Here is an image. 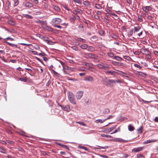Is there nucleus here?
I'll use <instances>...</instances> for the list:
<instances>
[{
	"instance_id": "17",
	"label": "nucleus",
	"mask_w": 158,
	"mask_h": 158,
	"mask_svg": "<svg viewBox=\"0 0 158 158\" xmlns=\"http://www.w3.org/2000/svg\"><path fill=\"white\" fill-rule=\"evenodd\" d=\"M44 28L46 29L47 30H48L50 31H53V29L51 27L48 26H45V27H44Z\"/></svg>"
},
{
	"instance_id": "36",
	"label": "nucleus",
	"mask_w": 158,
	"mask_h": 158,
	"mask_svg": "<svg viewBox=\"0 0 158 158\" xmlns=\"http://www.w3.org/2000/svg\"><path fill=\"white\" fill-rule=\"evenodd\" d=\"M105 121H102V119H99L95 121V122L97 123H102L104 122Z\"/></svg>"
},
{
	"instance_id": "44",
	"label": "nucleus",
	"mask_w": 158,
	"mask_h": 158,
	"mask_svg": "<svg viewBox=\"0 0 158 158\" xmlns=\"http://www.w3.org/2000/svg\"><path fill=\"white\" fill-rule=\"evenodd\" d=\"M6 43H7V44H9V45L12 46V47H17V46L16 45H15V44H11L10 43L8 42H6Z\"/></svg>"
},
{
	"instance_id": "46",
	"label": "nucleus",
	"mask_w": 158,
	"mask_h": 158,
	"mask_svg": "<svg viewBox=\"0 0 158 158\" xmlns=\"http://www.w3.org/2000/svg\"><path fill=\"white\" fill-rule=\"evenodd\" d=\"M74 2H76L79 4H81V1L80 0H73Z\"/></svg>"
},
{
	"instance_id": "6",
	"label": "nucleus",
	"mask_w": 158,
	"mask_h": 158,
	"mask_svg": "<svg viewBox=\"0 0 158 158\" xmlns=\"http://www.w3.org/2000/svg\"><path fill=\"white\" fill-rule=\"evenodd\" d=\"M84 80L86 81L91 82H93L94 81L93 78L90 76H88L85 77L84 79Z\"/></svg>"
},
{
	"instance_id": "47",
	"label": "nucleus",
	"mask_w": 158,
	"mask_h": 158,
	"mask_svg": "<svg viewBox=\"0 0 158 158\" xmlns=\"http://www.w3.org/2000/svg\"><path fill=\"white\" fill-rule=\"evenodd\" d=\"M133 33V29H132L130 31L128 34V35H129V36H131V35H132Z\"/></svg>"
},
{
	"instance_id": "43",
	"label": "nucleus",
	"mask_w": 158,
	"mask_h": 158,
	"mask_svg": "<svg viewBox=\"0 0 158 158\" xmlns=\"http://www.w3.org/2000/svg\"><path fill=\"white\" fill-rule=\"evenodd\" d=\"M72 49L75 51H77L78 50V48L76 46H73L71 47Z\"/></svg>"
},
{
	"instance_id": "30",
	"label": "nucleus",
	"mask_w": 158,
	"mask_h": 158,
	"mask_svg": "<svg viewBox=\"0 0 158 158\" xmlns=\"http://www.w3.org/2000/svg\"><path fill=\"white\" fill-rule=\"evenodd\" d=\"M143 127L142 126H141L139 129L137 130V131L139 133H141L142 132Z\"/></svg>"
},
{
	"instance_id": "21",
	"label": "nucleus",
	"mask_w": 158,
	"mask_h": 158,
	"mask_svg": "<svg viewBox=\"0 0 158 158\" xmlns=\"http://www.w3.org/2000/svg\"><path fill=\"white\" fill-rule=\"evenodd\" d=\"M112 63L115 65L122 66L123 64L122 63L118 62L115 61H113Z\"/></svg>"
},
{
	"instance_id": "8",
	"label": "nucleus",
	"mask_w": 158,
	"mask_h": 158,
	"mask_svg": "<svg viewBox=\"0 0 158 158\" xmlns=\"http://www.w3.org/2000/svg\"><path fill=\"white\" fill-rule=\"evenodd\" d=\"M111 140L113 141L118 142L121 143H124L127 141L125 140L119 138H115L112 139H111Z\"/></svg>"
},
{
	"instance_id": "35",
	"label": "nucleus",
	"mask_w": 158,
	"mask_h": 158,
	"mask_svg": "<svg viewBox=\"0 0 158 158\" xmlns=\"http://www.w3.org/2000/svg\"><path fill=\"white\" fill-rule=\"evenodd\" d=\"M124 58L128 60H131V58L130 56H123Z\"/></svg>"
},
{
	"instance_id": "37",
	"label": "nucleus",
	"mask_w": 158,
	"mask_h": 158,
	"mask_svg": "<svg viewBox=\"0 0 158 158\" xmlns=\"http://www.w3.org/2000/svg\"><path fill=\"white\" fill-rule=\"evenodd\" d=\"M97 37L96 36H94L91 37V40L93 41H96L97 40Z\"/></svg>"
},
{
	"instance_id": "51",
	"label": "nucleus",
	"mask_w": 158,
	"mask_h": 158,
	"mask_svg": "<svg viewBox=\"0 0 158 158\" xmlns=\"http://www.w3.org/2000/svg\"><path fill=\"white\" fill-rule=\"evenodd\" d=\"M80 148L81 149H83L85 150L88 151V149L85 146H81L80 147Z\"/></svg>"
},
{
	"instance_id": "23",
	"label": "nucleus",
	"mask_w": 158,
	"mask_h": 158,
	"mask_svg": "<svg viewBox=\"0 0 158 158\" xmlns=\"http://www.w3.org/2000/svg\"><path fill=\"white\" fill-rule=\"evenodd\" d=\"M23 16H24V17L26 18L29 19H32L33 18V17L27 14H23Z\"/></svg>"
},
{
	"instance_id": "52",
	"label": "nucleus",
	"mask_w": 158,
	"mask_h": 158,
	"mask_svg": "<svg viewBox=\"0 0 158 158\" xmlns=\"http://www.w3.org/2000/svg\"><path fill=\"white\" fill-rule=\"evenodd\" d=\"M108 82L109 83H115V81L114 80H108Z\"/></svg>"
},
{
	"instance_id": "53",
	"label": "nucleus",
	"mask_w": 158,
	"mask_h": 158,
	"mask_svg": "<svg viewBox=\"0 0 158 158\" xmlns=\"http://www.w3.org/2000/svg\"><path fill=\"white\" fill-rule=\"evenodd\" d=\"M99 148H98V149H100L101 148L106 149L108 148L107 146H105V147H102V146H99Z\"/></svg>"
},
{
	"instance_id": "56",
	"label": "nucleus",
	"mask_w": 158,
	"mask_h": 158,
	"mask_svg": "<svg viewBox=\"0 0 158 158\" xmlns=\"http://www.w3.org/2000/svg\"><path fill=\"white\" fill-rule=\"evenodd\" d=\"M52 70L53 71V73L56 76H59V74L58 73H57L55 71L53 70Z\"/></svg>"
},
{
	"instance_id": "62",
	"label": "nucleus",
	"mask_w": 158,
	"mask_h": 158,
	"mask_svg": "<svg viewBox=\"0 0 158 158\" xmlns=\"http://www.w3.org/2000/svg\"><path fill=\"white\" fill-rule=\"evenodd\" d=\"M36 58L37 60L40 62L41 63H42L43 64H44L43 61L37 57H36Z\"/></svg>"
},
{
	"instance_id": "14",
	"label": "nucleus",
	"mask_w": 158,
	"mask_h": 158,
	"mask_svg": "<svg viewBox=\"0 0 158 158\" xmlns=\"http://www.w3.org/2000/svg\"><path fill=\"white\" fill-rule=\"evenodd\" d=\"M62 109L66 111L67 112L71 110L70 106L68 105H66L64 107L63 106V108Z\"/></svg>"
},
{
	"instance_id": "49",
	"label": "nucleus",
	"mask_w": 158,
	"mask_h": 158,
	"mask_svg": "<svg viewBox=\"0 0 158 158\" xmlns=\"http://www.w3.org/2000/svg\"><path fill=\"white\" fill-rule=\"evenodd\" d=\"M63 8L65 9L66 10L69 11L70 9L66 6V5H64L63 6Z\"/></svg>"
},
{
	"instance_id": "48",
	"label": "nucleus",
	"mask_w": 158,
	"mask_h": 158,
	"mask_svg": "<svg viewBox=\"0 0 158 158\" xmlns=\"http://www.w3.org/2000/svg\"><path fill=\"white\" fill-rule=\"evenodd\" d=\"M134 66L137 68H139V69H141L142 68V67L140 66L137 64H134Z\"/></svg>"
},
{
	"instance_id": "24",
	"label": "nucleus",
	"mask_w": 158,
	"mask_h": 158,
	"mask_svg": "<svg viewBox=\"0 0 158 158\" xmlns=\"http://www.w3.org/2000/svg\"><path fill=\"white\" fill-rule=\"evenodd\" d=\"M114 59L118 61H121L122 60V58L118 56H116L114 57L113 58Z\"/></svg>"
},
{
	"instance_id": "45",
	"label": "nucleus",
	"mask_w": 158,
	"mask_h": 158,
	"mask_svg": "<svg viewBox=\"0 0 158 158\" xmlns=\"http://www.w3.org/2000/svg\"><path fill=\"white\" fill-rule=\"evenodd\" d=\"M114 116H113L112 115H109V116H108V117L106 118V119L104 120V121H106L107 120L111 119V118H112Z\"/></svg>"
},
{
	"instance_id": "40",
	"label": "nucleus",
	"mask_w": 158,
	"mask_h": 158,
	"mask_svg": "<svg viewBox=\"0 0 158 158\" xmlns=\"http://www.w3.org/2000/svg\"><path fill=\"white\" fill-rule=\"evenodd\" d=\"M115 127L116 126H114L112 127H110L107 130L108 131H107L108 132H110L112 130H114Z\"/></svg>"
},
{
	"instance_id": "41",
	"label": "nucleus",
	"mask_w": 158,
	"mask_h": 158,
	"mask_svg": "<svg viewBox=\"0 0 158 158\" xmlns=\"http://www.w3.org/2000/svg\"><path fill=\"white\" fill-rule=\"evenodd\" d=\"M25 69L28 71V73H29L30 75L31 76V73L32 72V70L29 68H25Z\"/></svg>"
},
{
	"instance_id": "50",
	"label": "nucleus",
	"mask_w": 158,
	"mask_h": 158,
	"mask_svg": "<svg viewBox=\"0 0 158 158\" xmlns=\"http://www.w3.org/2000/svg\"><path fill=\"white\" fill-rule=\"evenodd\" d=\"M53 26L55 27H57L59 28H62L60 26L58 25H57L56 24L53 25Z\"/></svg>"
},
{
	"instance_id": "25",
	"label": "nucleus",
	"mask_w": 158,
	"mask_h": 158,
	"mask_svg": "<svg viewBox=\"0 0 158 158\" xmlns=\"http://www.w3.org/2000/svg\"><path fill=\"white\" fill-rule=\"evenodd\" d=\"M38 22L41 25H45L47 24V21H46L39 20L38 21Z\"/></svg>"
},
{
	"instance_id": "63",
	"label": "nucleus",
	"mask_w": 158,
	"mask_h": 158,
	"mask_svg": "<svg viewBox=\"0 0 158 158\" xmlns=\"http://www.w3.org/2000/svg\"><path fill=\"white\" fill-rule=\"evenodd\" d=\"M17 19H19V20L21 19H22V16L21 15H20L17 16Z\"/></svg>"
},
{
	"instance_id": "19",
	"label": "nucleus",
	"mask_w": 158,
	"mask_h": 158,
	"mask_svg": "<svg viewBox=\"0 0 158 158\" xmlns=\"http://www.w3.org/2000/svg\"><path fill=\"white\" fill-rule=\"evenodd\" d=\"M140 27L139 26L137 27H135L133 29L134 30V32L135 33V32H138L140 29Z\"/></svg>"
},
{
	"instance_id": "27",
	"label": "nucleus",
	"mask_w": 158,
	"mask_h": 158,
	"mask_svg": "<svg viewBox=\"0 0 158 158\" xmlns=\"http://www.w3.org/2000/svg\"><path fill=\"white\" fill-rule=\"evenodd\" d=\"M77 40L78 41L82 42L83 43H85L86 42V40L80 38H77Z\"/></svg>"
},
{
	"instance_id": "13",
	"label": "nucleus",
	"mask_w": 158,
	"mask_h": 158,
	"mask_svg": "<svg viewBox=\"0 0 158 158\" xmlns=\"http://www.w3.org/2000/svg\"><path fill=\"white\" fill-rule=\"evenodd\" d=\"M24 5L26 7L28 8H30L33 6V4L28 2H26L24 4Z\"/></svg>"
},
{
	"instance_id": "34",
	"label": "nucleus",
	"mask_w": 158,
	"mask_h": 158,
	"mask_svg": "<svg viewBox=\"0 0 158 158\" xmlns=\"http://www.w3.org/2000/svg\"><path fill=\"white\" fill-rule=\"evenodd\" d=\"M6 150L5 149H4L0 147V152L3 153L6 152Z\"/></svg>"
},
{
	"instance_id": "11",
	"label": "nucleus",
	"mask_w": 158,
	"mask_h": 158,
	"mask_svg": "<svg viewBox=\"0 0 158 158\" xmlns=\"http://www.w3.org/2000/svg\"><path fill=\"white\" fill-rule=\"evenodd\" d=\"M140 51L142 54L146 55H148L149 52V51L146 49H141Z\"/></svg>"
},
{
	"instance_id": "12",
	"label": "nucleus",
	"mask_w": 158,
	"mask_h": 158,
	"mask_svg": "<svg viewBox=\"0 0 158 158\" xmlns=\"http://www.w3.org/2000/svg\"><path fill=\"white\" fill-rule=\"evenodd\" d=\"M56 143L58 145L60 146L62 148H64L65 149H66L68 150H69V147L67 145H64V144H62L59 143Z\"/></svg>"
},
{
	"instance_id": "59",
	"label": "nucleus",
	"mask_w": 158,
	"mask_h": 158,
	"mask_svg": "<svg viewBox=\"0 0 158 158\" xmlns=\"http://www.w3.org/2000/svg\"><path fill=\"white\" fill-rule=\"evenodd\" d=\"M85 68L83 67H80L79 68V69L82 71H85L86 70L85 69Z\"/></svg>"
},
{
	"instance_id": "42",
	"label": "nucleus",
	"mask_w": 158,
	"mask_h": 158,
	"mask_svg": "<svg viewBox=\"0 0 158 158\" xmlns=\"http://www.w3.org/2000/svg\"><path fill=\"white\" fill-rule=\"evenodd\" d=\"M137 156L138 158H145L144 156L141 154H138Z\"/></svg>"
},
{
	"instance_id": "3",
	"label": "nucleus",
	"mask_w": 158,
	"mask_h": 158,
	"mask_svg": "<svg viewBox=\"0 0 158 158\" xmlns=\"http://www.w3.org/2000/svg\"><path fill=\"white\" fill-rule=\"evenodd\" d=\"M98 68L102 69L105 70L109 68V66L108 64H99L96 65Z\"/></svg>"
},
{
	"instance_id": "61",
	"label": "nucleus",
	"mask_w": 158,
	"mask_h": 158,
	"mask_svg": "<svg viewBox=\"0 0 158 158\" xmlns=\"http://www.w3.org/2000/svg\"><path fill=\"white\" fill-rule=\"evenodd\" d=\"M10 40L11 41H13L14 40V39L11 38L10 37H8L4 39V40Z\"/></svg>"
},
{
	"instance_id": "18",
	"label": "nucleus",
	"mask_w": 158,
	"mask_h": 158,
	"mask_svg": "<svg viewBox=\"0 0 158 158\" xmlns=\"http://www.w3.org/2000/svg\"><path fill=\"white\" fill-rule=\"evenodd\" d=\"M128 129L130 131H132L135 129L134 127L131 125L129 124L128 125Z\"/></svg>"
},
{
	"instance_id": "54",
	"label": "nucleus",
	"mask_w": 158,
	"mask_h": 158,
	"mask_svg": "<svg viewBox=\"0 0 158 158\" xmlns=\"http://www.w3.org/2000/svg\"><path fill=\"white\" fill-rule=\"evenodd\" d=\"M108 55L110 57H113V58H114V54L112 53H108Z\"/></svg>"
},
{
	"instance_id": "5",
	"label": "nucleus",
	"mask_w": 158,
	"mask_h": 158,
	"mask_svg": "<svg viewBox=\"0 0 158 158\" xmlns=\"http://www.w3.org/2000/svg\"><path fill=\"white\" fill-rule=\"evenodd\" d=\"M84 92L83 91H78L76 94V96L77 99H80L83 96Z\"/></svg>"
},
{
	"instance_id": "22",
	"label": "nucleus",
	"mask_w": 158,
	"mask_h": 158,
	"mask_svg": "<svg viewBox=\"0 0 158 158\" xmlns=\"http://www.w3.org/2000/svg\"><path fill=\"white\" fill-rule=\"evenodd\" d=\"M7 23L11 25H15L16 24L15 22L12 20H9L8 21Z\"/></svg>"
},
{
	"instance_id": "57",
	"label": "nucleus",
	"mask_w": 158,
	"mask_h": 158,
	"mask_svg": "<svg viewBox=\"0 0 158 158\" xmlns=\"http://www.w3.org/2000/svg\"><path fill=\"white\" fill-rule=\"evenodd\" d=\"M6 142L8 143L12 144L14 143V141H10V140H6Z\"/></svg>"
},
{
	"instance_id": "28",
	"label": "nucleus",
	"mask_w": 158,
	"mask_h": 158,
	"mask_svg": "<svg viewBox=\"0 0 158 158\" xmlns=\"http://www.w3.org/2000/svg\"><path fill=\"white\" fill-rule=\"evenodd\" d=\"M95 7L97 9H102V6L100 4H96L95 5Z\"/></svg>"
},
{
	"instance_id": "26",
	"label": "nucleus",
	"mask_w": 158,
	"mask_h": 158,
	"mask_svg": "<svg viewBox=\"0 0 158 158\" xmlns=\"http://www.w3.org/2000/svg\"><path fill=\"white\" fill-rule=\"evenodd\" d=\"M19 80L23 81L24 82H26L27 81V79L26 77H20L19 78Z\"/></svg>"
},
{
	"instance_id": "39",
	"label": "nucleus",
	"mask_w": 158,
	"mask_h": 158,
	"mask_svg": "<svg viewBox=\"0 0 158 158\" xmlns=\"http://www.w3.org/2000/svg\"><path fill=\"white\" fill-rule=\"evenodd\" d=\"M76 123L79 124H81L84 126H86V124L85 123L83 122H76Z\"/></svg>"
},
{
	"instance_id": "20",
	"label": "nucleus",
	"mask_w": 158,
	"mask_h": 158,
	"mask_svg": "<svg viewBox=\"0 0 158 158\" xmlns=\"http://www.w3.org/2000/svg\"><path fill=\"white\" fill-rule=\"evenodd\" d=\"M80 47L82 49H86L88 48V45L86 44H84L81 45L80 46Z\"/></svg>"
},
{
	"instance_id": "15",
	"label": "nucleus",
	"mask_w": 158,
	"mask_h": 158,
	"mask_svg": "<svg viewBox=\"0 0 158 158\" xmlns=\"http://www.w3.org/2000/svg\"><path fill=\"white\" fill-rule=\"evenodd\" d=\"M88 49L87 50L90 52H94L95 51V48L92 46H89L88 47Z\"/></svg>"
},
{
	"instance_id": "64",
	"label": "nucleus",
	"mask_w": 158,
	"mask_h": 158,
	"mask_svg": "<svg viewBox=\"0 0 158 158\" xmlns=\"http://www.w3.org/2000/svg\"><path fill=\"white\" fill-rule=\"evenodd\" d=\"M153 53L155 55L158 56V51L155 50L153 51Z\"/></svg>"
},
{
	"instance_id": "7",
	"label": "nucleus",
	"mask_w": 158,
	"mask_h": 158,
	"mask_svg": "<svg viewBox=\"0 0 158 158\" xmlns=\"http://www.w3.org/2000/svg\"><path fill=\"white\" fill-rule=\"evenodd\" d=\"M143 10L145 12L148 13L149 10H151L152 8L151 6H145L142 8Z\"/></svg>"
},
{
	"instance_id": "16",
	"label": "nucleus",
	"mask_w": 158,
	"mask_h": 158,
	"mask_svg": "<svg viewBox=\"0 0 158 158\" xmlns=\"http://www.w3.org/2000/svg\"><path fill=\"white\" fill-rule=\"evenodd\" d=\"M83 65L86 66V67L89 69V70L92 68V67L91 65V64L89 63H85V64H83Z\"/></svg>"
},
{
	"instance_id": "60",
	"label": "nucleus",
	"mask_w": 158,
	"mask_h": 158,
	"mask_svg": "<svg viewBox=\"0 0 158 158\" xmlns=\"http://www.w3.org/2000/svg\"><path fill=\"white\" fill-rule=\"evenodd\" d=\"M152 142V141H151L150 140H147V141L144 142L143 143L145 144H146L149 143H150Z\"/></svg>"
},
{
	"instance_id": "2",
	"label": "nucleus",
	"mask_w": 158,
	"mask_h": 158,
	"mask_svg": "<svg viewBox=\"0 0 158 158\" xmlns=\"http://www.w3.org/2000/svg\"><path fill=\"white\" fill-rule=\"evenodd\" d=\"M83 54L84 57L87 59L91 58L96 59V56L94 54L84 52L83 53Z\"/></svg>"
},
{
	"instance_id": "38",
	"label": "nucleus",
	"mask_w": 158,
	"mask_h": 158,
	"mask_svg": "<svg viewBox=\"0 0 158 158\" xmlns=\"http://www.w3.org/2000/svg\"><path fill=\"white\" fill-rule=\"evenodd\" d=\"M120 131V128L119 127H118V128L117 129H115L114 131L112 133H110L111 134H112L114 133H117L118 131Z\"/></svg>"
},
{
	"instance_id": "10",
	"label": "nucleus",
	"mask_w": 158,
	"mask_h": 158,
	"mask_svg": "<svg viewBox=\"0 0 158 158\" xmlns=\"http://www.w3.org/2000/svg\"><path fill=\"white\" fill-rule=\"evenodd\" d=\"M143 148V147H139L133 149L132 152H137L142 151Z\"/></svg>"
},
{
	"instance_id": "33",
	"label": "nucleus",
	"mask_w": 158,
	"mask_h": 158,
	"mask_svg": "<svg viewBox=\"0 0 158 158\" xmlns=\"http://www.w3.org/2000/svg\"><path fill=\"white\" fill-rule=\"evenodd\" d=\"M110 112V110L108 108L105 109L103 112V113L105 114H107Z\"/></svg>"
},
{
	"instance_id": "58",
	"label": "nucleus",
	"mask_w": 158,
	"mask_h": 158,
	"mask_svg": "<svg viewBox=\"0 0 158 158\" xmlns=\"http://www.w3.org/2000/svg\"><path fill=\"white\" fill-rule=\"evenodd\" d=\"M19 3L18 0H15V3L14 5L15 6H17Z\"/></svg>"
},
{
	"instance_id": "32",
	"label": "nucleus",
	"mask_w": 158,
	"mask_h": 158,
	"mask_svg": "<svg viewBox=\"0 0 158 158\" xmlns=\"http://www.w3.org/2000/svg\"><path fill=\"white\" fill-rule=\"evenodd\" d=\"M54 9L56 11L59 12L60 11V9L58 6H53Z\"/></svg>"
},
{
	"instance_id": "1",
	"label": "nucleus",
	"mask_w": 158,
	"mask_h": 158,
	"mask_svg": "<svg viewBox=\"0 0 158 158\" xmlns=\"http://www.w3.org/2000/svg\"><path fill=\"white\" fill-rule=\"evenodd\" d=\"M67 96L69 102L73 105L76 104L75 101V95L72 92H68L67 93Z\"/></svg>"
},
{
	"instance_id": "4",
	"label": "nucleus",
	"mask_w": 158,
	"mask_h": 158,
	"mask_svg": "<svg viewBox=\"0 0 158 158\" xmlns=\"http://www.w3.org/2000/svg\"><path fill=\"white\" fill-rule=\"evenodd\" d=\"M61 19L59 18H56L53 19L52 20V23L54 24L57 25L60 24L61 22Z\"/></svg>"
},
{
	"instance_id": "55",
	"label": "nucleus",
	"mask_w": 158,
	"mask_h": 158,
	"mask_svg": "<svg viewBox=\"0 0 158 158\" xmlns=\"http://www.w3.org/2000/svg\"><path fill=\"white\" fill-rule=\"evenodd\" d=\"M39 56H46V55L44 52H42L38 54Z\"/></svg>"
},
{
	"instance_id": "29",
	"label": "nucleus",
	"mask_w": 158,
	"mask_h": 158,
	"mask_svg": "<svg viewBox=\"0 0 158 158\" xmlns=\"http://www.w3.org/2000/svg\"><path fill=\"white\" fill-rule=\"evenodd\" d=\"M106 73L108 74H110L111 75H113L115 73V72L114 71H106Z\"/></svg>"
},
{
	"instance_id": "9",
	"label": "nucleus",
	"mask_w": 158,
	"mask_h": 158,
	"mask_svg": "<svg viewBox=\"0 0 158 158\" xmlns=\"http://www.w3.org/2000/svg\"><path fill=\"white\" fill-rule=\"evenodd\" d=\"M40 37L44 41L46 42L48 44H49L50 41L49 40L48 37L46 36H44L42 35H41Z\"/></svg>"
},
{
	"instance_id": "31",
	"label": "nucleus",
	"mask_w": 158,
	"mask_h": 158,
	"mask_svg": "<svg viewBox=\"0 0 158 158\" xmlns=\"http://www.w3.org/2000/svg\"><path fill=\"white\" fill-rule=\"evenodd\" d=\"M138 75L142 77H144L146 76V74L141 72H139L138 73Z\"/></svg>"
}]
</instances>
